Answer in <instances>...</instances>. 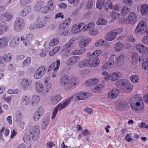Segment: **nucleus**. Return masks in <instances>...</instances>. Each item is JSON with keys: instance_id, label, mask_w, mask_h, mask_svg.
<instances>
[{"instance_id": "obj_16", "label": "nucleus", "mask_w": 148, "mask_h": 148, "mask_svg": "<svg viewBox=\"0 0 148 148\" xmlns=\"http://www.w3.org/2000/svg\"><path fill=\"white\" fill-rule=\"evenodd\" d=\"M62 97L59 94L53 95L50 98V103L52 105H56L61 99Z\"/></svg>"}, {"instance_id": "obj_39", "label": "nucleus", "mask_w": 148, "mask_h": 148, "mask_svg": "<svg viewBox=\"0 0 148 148\" xmlns=\"http://www.w3.org/2000/svg\"><path fill=\"white\" fill-rule=\"evenodd\" d=\"M12 56L9 53L4 54L2 57V60L6 62H10L12 59Z\"/></svg>"}, {"instance_id": "obj_37", "label": "nucleus", "mask_w": 148, "mask_h": 148, "mask_svg": "<svg viewBox=\"0 0 148 148\" xmlns=\"http://www.w3.org/2000/svg\"><path fill=\"white\" fill-rule=\"evenodd\" d=\"M124 45L123 43L121 42H118L114 45L115 50L117 52L122 51L123 49Z\"/></svg>"}, {"instance_id": "obj_11", "label": "nucleus", "mask_w": 148, "mask_h": 148, "mask_svg": "<svg viewBox=\"0 0 148 148\" xmlns=\"http://www.w3.org/2000/svg\"><path fill=\"white\" fill-rule=\"evenodd\" d=\"M34 39V36L31 34H27L26 37V38H25L23 36L21 37V41H23L24 45L26 46L29 45L31 42Z\"/></svg>"}, {"instance_id": "obj_38", "label": "nucleus", "mask_w": 148, "mask_h": 148, "mask_svg": "<svg viewBox=\"0 0 148 148\" xmlns=\"http://www.w3.org/2000/svg\"><path fill=\"white\" fill-rule=\"evenodd\" d=\"M44 5V3L42 1H39L37 2L34 6V10L38 12L40 11V10L42 6Z\"/></svg>"}, {"instance_id": "obj_29", "label": "nucleus", "mask_w": 148, "mask_h": 148, "mask_svg": "<svg viewBox=\"0 0 148 148\" xmlns=\"http://www.w3.org/2000/svg\"><path fill=\"white\" fill-rule=\"evenodd\" d=\"M79 93L80 100H83L91 97V93L90 92H81Z\"/></svg>"}, {"instance_id": "obj_17", "label": "nucleus", "mask_w": 148, "mask_h": 148, "mask_svg": "<svg viewBox=\"0 0 148 148\" xmlns=\"http://www.w3.org/2000/svg\"><path fill=\"white\" fill-rule=\"evenodd\" d=\"M137 16L134 12H131L129 14L127 18L129 24H134L137 21Z\"/></svg>"}, {"instance_id": "obj_12", "label": "nucleus", "mask_w": 148, "mask_h": 148, "mask_svg": "<svg viewBox=\"0 0 148 148\" xmlns=\"http://www.w3.org/2000/svg\"><path fill=\"white\" fill-rule=\"evenodd\" d=\"M35 22L39 29L44 27L47 24L45 19L42 16L38 17L36 18Z\"/></svg>"}, {"instance_id": "obj_23", "label": "nucleus", "mask_w": 148, "mask_h": 148, "mask_svg": "<svg viewBox=\"0 0 148 148\" xmlns=\"http://www.w3.org/2000/svg\"><path fill=\"white\" fill-rule=\"evenodd\" d=\"M35 85L36 89L37 92L44 94V86L42 84L38 82L35 83Z\"/></svg>"}, {"instance_id": "obj_1", "label": "nucleus", "mask_w": 148, "mask_h": 148, "mask_svg": "<svg viewBox=\"0 0 148 148\" xmlns=\"http://www.w3.org/2000/svg\"><path fill=\"white\" fill-rule=\"evenodd\" d=\"M129 102L132 110L134 112L140 111L144 108L143 101L139 95L132 96L130 99Z\"/></svg>"}, {"instance_id": "obj_35", "label": "nucleus", "mask_w": 148, "mask_h": 148, "mask_svg": "<svg viewBox=\"0 0 148 148\" xmlns=\"http://www.w3.org/2000/svg\"><path fill=\"white\" fill-rule=\"evenodd\" d=\"M70 24V21L69 19H66L59 25L58 29H62V30H64L66 28L69 27Z\"/></svg>"}, {"instance_id": "obj_42", "label": "nucleus", "mask_w": 148, "mask_h": 148, "mask_svg": "<svg viewBox=\"0 0 148 148\" xmlns=\"http://www.w3.org/2000/svg\"><path fill=\"white\" fill-rule=\"evenodd\" d=\"M99 60L98 58H95L93 60H90V66L94 67H96L99 64Z\"/></svg>"}, {"instance_id": "obj_41", "label": "nucleus", "mask_w": 148, "mask_h": 148, "mask_svg": "<svg viewBox=\"0 0 148 148\" xmlns=\"http://www.w3.org/2000/svg\"><path fill=\"white\" fill-rule=\"evenodd\" d=\"M96 23L97 25H105L108 23V21L105 18L100 17L97 20Z\"/></svg>"}, {"instance_id": "obj_19", "label": "nucleus", "mask_w": 148, "mask_h": 148, "mask_svg": "<svg viewBox=\"0 0 148 148\" xmlns=\"http://www.w3.org/2000/svg\"><path fill=\"white\" fill-rule=\"evenodd\" d=\"M99 82V79L97 78H91L84 82L85 85L88 87L97 84Z\"/></svg>"}, {"instance_id": "obj_46", "label": "nucleus", "mask_w": 148, "mask_h": 148, "mask_svg": "<svg viewBox=\"0 0 148 148\" xmlns=\"http://www.w3.org/2000/svg\"><path fill=\"white\" fill-rule=\"evenodd\" d=\"M130 12L129 8L126 6H124L121 11V15L122 16H125L128 14Z\"/></svg>"}, {"instance_id": "obj_8", "label": "nucleus", "mask_w": 148, "mask_h": 148, "mask_svg": "<svg viewBox=\"0 0 148 148\" xmlns=\"http://www.w3.org/2000/svg\"><path fill=\"white\" fill-rule=\"evenodd\" d=\"M45 71L46 68L45 66H40L35 71L34 75V77L36 79H40L43 75Z\"/></svg>"}, {"instance_id": "obj_15", "label": "nucleus", "mask_w": 148, "mask_h": 148, "mask_svg": "<svg viewBox=\"0 0 148 148\" xmlns=\"http://www.w3.org/2000/svg\"><path fill=\"white\" fill-rule=\"evenodd\" d=\"M114 55L112 56L109 60L102 66L103 69L107 70L111 68L114 64Z\"/></svg>"}, {"instance_id": "obj_61", "label": "nucleus", "mask_w": 148, "mask_h": 148, "mask_svg": "<svg viewBox=\"0 0 148 148\" xmlns=\"http://www.w3.org/2000/svg\"><path fill=\"white\" fill-rule=\"evenodd\" d=\"M18 127L21 129L24 128L25 123L22 120L16 122Z\"/></svg>"}, {"instance_id": "obj_40", "label": "nucleus", "mask_w": 148, "mask_h": 148, "mask_svg": "<svg viewBox=\"0 0 148 148\" xmlns=\"http://www.w3.org/2000/svg\"><path fill=\"white\" fill-rule=\"evenodd\" d=\"M19 38L17 36H15L10 43L9 45L11 46L16 47L19 43Z\"/></svg>"}, {"instance_id": "obj_56", "label": "nucleus", "mask_w": 148, "mask_h": 148, "mask_svg": "<svg viewBox=\"0 0 148 148\" xmlns=\"http://www.w3.org/2000/svg\"><path fill=\"white\" fill-rule=\"evenodd\" d=\"M45 87H44V94H47L50 90L52 87V84L51 83H48V84L44 85Z\"/></svg>"}, {"instance_id": "obj_31", "label": "nucleus", "mask_w": 148, "mask_h": 148, "mask_svg": "<svg viewBox=\"0 0 148 148\" xmlns=\"http://www.w3.org/2000/svg\"><path fill=\"white\" fill-rule=\"evenodd\" d=\"M116 38V37L112 30L108 33L105 37L106 39L108 41H112Z\"/></svg>"}, {"instance_id": "obj_22", "label": "nucleus", "mask_w": 148, "mask_h": 148, "mask_svg": "<svg viewBox=\"0 0 148 148\" xmlns=\"http://www.w3.org/2000/svg\"><path fill=\"white\" fill-rule=\"evenodd\" d=\"M137 50L140 53L145 54L148 53V49L141 44H138L136 46Z\"/></svg>"}, {"instance_id": "obj_10", "label": "nucleus", "mask_w": 148, "mask_h": 148, "mask_svg": "<svg viewBox=\"0 0 148 148\" xmlns=\"http://www.w3.org/2000/svg\"><path fill=\"white\" fill-rule=\"evenodd\" d=\"M32 83V80L29 79L24 78L21 80V86L22 88L27 90L30 88Z\"/></svg>"}, {"instance_id": "obj_5", "label": "nucleus", "mask_w": 148, "mask_h": 148, "mask_svg": "<svg viewBox=\"0 0 148 148\" xmlns=\"http://www.w3.org/2000/svg\"><path fill=\"white\" fill-rule=\"evenodd\" d=\"M101 74L104 77V79L106 82L109 80L113 82L116 81L122 76L121 73L119 71L114 72L110 74L107 72L104 71L102 72Z\"/></svg>"}, {"instance_id": "obj_21", "label": "nucleus", "mask_w": 148, "mask_h": 148, "mask_svg": "<svg viewBox=\"0 0 148 148\" xmlns=\"http://www.w3.org/2000/svg\"><path fill=\"white\" fill-rule=\"evenodd\" d=\"M10 38L7 36H4L0 38V48L6 47L8 44Z\"/></svg>"}, {"instance_id": "obj_36", "label": "nucleus", "mask_w": 148, "mask_h": 148, "mask_svg": "<svg viewBox=\"0 0 148 148\" xmlns=\"http://www.w3.org/2000/svg\"><path fill=\"white\" fill-rule=\"evenodd\" d=\"M110 14L112 20L113 21L118 19L121 16L120 14L114 11L110 12Z\"/></svg>"}, {"instance_id": "obj_27", "label": "nucleus", "mask_w": 148, "mask_h": 148, "mask_svg": "<svg viewBox=\"0 0 148 148\" xmlns=\"http://www.w3.org/2000/svg\"><path fill=\"white\" fill-rule=\"evenodd\" d=\"M90 60L85 59L80 62L78 64L79 68H82L90 66Z\"/></svg>"}, {"instance_id": "obj_18", "label": "nucleus", "mask_w": 148, "mask_h": 148, "mask_svg": "<svg viewBox=\"0 0 148 148\" xmlns=\"http://www.w3.org/2000/svg\"><path fill=\"white\" fill-rule=\"evenodd\" d=\"M80 57L78 56H73L69 58L66 62L67 66L72 65L76 63L79 59Z\"/></svg>"}, {"instance_id": "obj_59", "label": "nucleus", "mask_w": 148, "mask_h": 148, "mask_svg": "<svg viewBox=\"0 0 148 148\" xmlns=\"http://www.w3.org/2000/svg\"><path fill=\"white\" fill-rule=\"evenodd\" d=\"M59 43L58 40L57 38H54L51 40L49 43V45L51 47H53L54 45H56Z\"/></svg>"}, {"instance_id": "obj_51", "label": "nucleus", "mask_w": 148, "mask_h": 148, "mask_svg": "<svg viewBox=\"0 0 148 148\" xmlns=\"http://www.w3.org/2000/svg\"><path fill=\"white\" fill-rule=\"evenodd\" d=\"M22 101L25 105H28L30 103L31 99L29 96H24L22 98Z\"/></svg>"}, {"instance_id": "obj_52", "label": "nucleus", "mask_w": 148, "mask_h": 148, "mask_svg": "<svg viewBox=\"0 0 148 148\" xmlns=\"http://www.w3.org/2000/svg\"><path fill=\"white\" fill-rule=\"evenodd\" d=\"M9 28L8 25H5L0 26V35H2L5 32L7 31Z\"/></svg>"}, {"instance_id": "obj_60", "label": "nucleus", "mask_w": 148, "mask_h": 148, "mask_svg": "<svg viewBox=\"0 0 148 148\" xmlns=\"http://www.w3.org/2000/svg\"><path fill=\"white\" fill-rule=\"evenodd\" d=\"M3 99L5 102L10 103L12 99V97L5 94L3 95Z\"/></svg>"}, {"instance_id": "obj_49", "label": "nucleus", "mask_w": 148, "mask_h": 148, "mask_svg": "<svg viewBox=\"0 0 148 148\" xmlns=\"http://www.w3.org/2000/svg\"><path fill=\"white\" fill-rule=\"evenodd\" d=\"M23 115L20 111H17L15 113V121L16 122L22 120L23 119Z\"/></svg>"}, {"instance_id": "obj_25", "label": "nucleus", "mask_w": 148, "mask_h": 148, "mask_svg": "<svg viewBox=\"0 0 148 148\" xmlns=\"http://www.w3.org/2000/svg\"><path fill=\"white\" fill-rule=\"evenodd\" d=\"M127 80L125 79H119L116 82L115 85L117 87L123 89Z\"/></svg>"}, {"instance_id": "obj_9", "label": "nucleus", "mask_w": 148, "mask_h": 148, "mask_svg": "<svg viewBox=\"0 0 148 148\" xmlns=\"http://www.w3.org/2000/svg\"><path fill=\"white\" fill-rule=\"evenodd\" d=\"M83 23L80 24L73 25L71 27V33L73 34H76L79 33L82 30L83 31Z\"/></svg>"}, {"instance_id": "obj_54", "label": "nucleus", "mask_w": 148, "mask_h": 148, "mask_svg": "<svg viewBox=\"0 0 148 148\" xmlns=\"http://www.w3.org/2000/svg\"><path fill=\"white\" fill-rule=\"evenodd\" d=\"M14 23L23 27L24 26V21L22 18H17L15 21Z\"/></svg>"}, {"instance_id": "obj_50", "label": "nucleus", "mask_w": 148, "mask_h": 148, "mask_svg": "<svg viewBox=\"0 0 148 148\" xmlns=\"http://www.w3.org/2000/svg\"><path fill=\"white\" fill-rule=\"evenodd\" d=\"M130 79L133 83L136 84L137 83L139 80V77L136 75H132L130 77Z\"/></svg>"}, {"instance_id": "obj_4", "label": "nucleus", "mask_w": 148, "mask_h": 148, "mask_svg": "<svg viewBox=\"0 0 148 148\" xmlns=\"http://www.w3.org/2000/svg\"><path fill=\"white\" fill-rule=\"evenodd\" d=\"M73 40L69 41L63 46L62 50V56L64 58H67L71 55H73L72 52L74 49V47L73 46Z\"/></svg>"}, {"instance_id": "obj_43", "label": "nucleus", "mask_w": 148, "mask_h": 148, "mask_svg": "<svg viewBox=\"0 0 148 148\" xmlns=\"http://www.w3.org/2000/svg\"><path fill=\"white\" fill-rule=\"evenodd\" d=\"M140 11L143 15L146 14L148 12V5L145 4L142 5L140 6Z\"/></svg>"}, {"instance_id": "obj_44", "label": "nucleus", "mask_w": 148, "mask_h": 148, "mask_svg": "<svg viewBox=\"0 0 148 148\" xmlns=\"http://www.w3.org/2000/svg\"><path fill=\"white\" fill-rule=\"evenodd\" d=\"M105 0H97L96 6L98 10H101L105 4Z\"/></svg>"}, {"instance_id": "obj_47", "label": "nucleus", "mask_w": 148, "mask_h": 148, "mask_svg": "<svg viewBox=\"0 0 148 148\" xmlns=\"http://www.w3.org/2000/svg\"><path fill=\"white\" fill-rule=\"evenodd\" d=\"M105 45V41L103 40L100 39L96 41L95 44V46L96 47H99L104 46Z\"/></svg>"}, {"instance_id": "obj_55", "label": "nucleus", "mask_w": 148, "mask_h": 148, "mask_svg": "<svg viewBox=\"0 0 148 148\" xmlns=\"http://www.w3.org/2000/svg\"><path fill=\"white\" fill-rule=\"evenodd\" d=\"M89 33L92 36H95L98 35L99 34V31L97 28L95 27L92 29L89 30Z\"/></svg>"}, {"instance_id": "obj_28", "label": "nucleus", "mask_w": 148, "mask_h": 148, "mask_svg": "<svg viewBox=\"0 0 148 148\" xmlns=\"http://www.w3.org/2000/svg\"><path fill=\"white\" fill-rule=\"evenodd\" d=\"M133 85L127 80L122 90L127 92H131L133 89Z\"/></svg>"}, {"instance_id": "obj_48", "label": "nucleus", "mask_w": 148, "mask_h": 148, "mask_svg": "<svg viewBox=\"0 0 148 148\" xmlns=\"http://www.w3.org/2000/svg\"><path fill=\"white\" fill-rule=\"evenodd\" d=\"M50 11H52L54 9V0H49L47 2V5H46Z\"/></svg>"}, {"instance_id": "obj_64", "label": "nucleus", "mask_w": 148, "mask_h": 148, "mask_svg": "<svg viewBox=\"0 0 148 148\" xmlns=\"http://www.w3.org/2000/svg\"><path fill=\"white\" fill-rule=\"evenodd\" d=\"M31 63V59L30 58L27 57L23 62V64L24 66H28Z\"/></svg>"}, {"instance_id": "obj_30", "label": "nucleus", "mask_w": 148, "mask_h": 148, "mask_svg": "<svg viewBox=\"0 0 148 148\" xmlns=\"http://www.w3.org/2000/svg\"><path fill=\"white\" fill-rule=\"evenodd\" d=\"M1 17L2 19L9 21L12 18L13 16L12 14L6 12L1 14Z\"/></svg>"}, {"instance_id": "obj_24", "label": "nucleus", "mask_w": 148, "mask_h": 148, "mask_svg": "<svg viewBox=\"0 0 148 148\" xmlns=\"http://www.w3.org/2000/svg\"><path fill=\"white\" fill-rule=\"evenodd\" d=\"M40 99V97L39 95H34L32 96L31 99L30 104L33 106L37 105L39 103Z\"/></svg>"}, {"instance_id": "obj_3", "label": "nucleus", "mask_w": 148, "mask_h": 148, "mask_svg": "<svg viewBox=\"0 0 148 148\" xmlns=\"http://www.w3.org/2000/svg\"><path fill=\"white\" fill-rule=\"evenodd\" d=\"M135 32L138 35H148V28L147 22L143 21H140L136 27Z\"/></svg>"}, {"instance_id": "obj_13", "label": "nucleus", "mask_w": 148, "mask_h": 148, "mask_svg": "<svg viewBox=\"0 0 148 148\" xmlns=\"http://www.w3.org/2000/svg\"><path fill=\"white\" fill-rule=\"evenodd\" d=\"M119 90L116 88H113L108 94L107 96L110 99L116 98L119 94Z\"/></svg>"}, {"instance_id": "obj_26", "label": "nucleus", "mask_w": 148, "mask_h": 148, "mask_svg": "<svg viewBox=\"0 0 148 148\" xmlns=\"http://www.w3.org/2000/svg\"><path fill=\"white\" fill-rule=\"evenodd\" d=\"M31 10L30 6H27L20 11L19 14L22 16H26L31 12Z\"/></svg>"}, {"instance_id": "obj_20", "label": "nucleus", "mask_w": 148, "mask_h": 148, "mask_svg": "<svg viewBox=\"0 0 148 148\" xmlns=\"http://www.w3.org/2000/svg\"><path fill=\"white\" fill-rule=\"evenodd\" d=\"M70 99H67L63 102H61L58 104L55 107L59 111L66 107L70 103Z\"/></svg>"}, {"instance_id": "obj_32", "label": "nucleus", "mask_w": 148, "mask_h": 148, "mask_svg": "<svg viewBox=\"0 0 148 148\" xmlns=\"http://www.w3.org/2000/svg\"><path fill=\"white\" fill-rule=\"evenodd\" d=\"M95 24L93 22H91L86 25L84 23L83 26V29L84 31H85L86 29H88L89 31V30L95 28Z\"/></svg>"}, {"instance_id": "obj_7", "label": "nucleus", "mask_w": 148, "mask_h": 148, "mask_svg": "<svg viewBox=\"0 0 148 148\" xmlns=\"http://www.w3.org/2000/svg\"><path fill=\"white\" fill-rule=\"evenodd\" d=\"M40 130L39 128L36 126L32 127L29 131L31 137L34 140H36L38 138L39 135Z\"/></svg>"}, {"instance_id": "obj_62", "label": "nucleus", "mask_w": 148, "mask_h": 148, "mask_svg": "<svg viewBox=\"0 0 148 148\" xmlns=\"http://www.w3.org/2000/svg\"><path fill=\"white\" fill-rule=\"evenodd\" d=\"M112 30L116 37L118 34H120L123 32V29L122 28H117Z\"/></svg>"}, {"instance_id": "obj_34", "label": "nucleus", "mask_w": 148, "mask_h": 148, "mask_svg": "<svg viewBox=\"0 0 148 148\" xmlns=\"http://www.w3.org/2000/svg\"><path fill=\"white\" fill-rule=\"evenodd\" d=\"M50 121V116H46L43 120V123L42 126V129L43 130H45L49 124Z\"/></svg>"}, {"instance_id": "obj_58", "label": "nucleus", "mask_w": 148, "mask_h": 148, "mask_svg": "<svg viewBox=\"0 0 148 148\" xmlns=\"http://www.w3.org/2000/svg\"><path fill=\"white\" fill-rule=\"evenodd\" d=\"M45 110L43 108L42 106H39L35 112L39 114L41 116H42Z\"/></svg>"}, {"instance_id": "obj_14", "label": "nucleus", "mask_w": 148, "mask_h": 148, "mask_svg": "<svg viewBox=\"0 0 148 148\" xmlns=\"http://www.w3.org/2000/svg\"><path fill=\"white\" fill-rule=\"evenodd\" d=\"M80 40L79 42V45L82 48L86 47L90 41L89 39L86 38L84 36L80 37Z\"/></svg>"}, {"instance_id": "obj_57", "label": "nucleus", "mask_w": 148, "mask_h": 148, "mask_svg": "<svg viewBox=\"0 0 148 148\" xmlns=\"http://www.w3.org/2000/svg\"><path fill=\"white\" fill-rule=\"evenodd\" d=\"M50 11L46 5L42 6L40 10V12L43 14H45L49 13Z\"/></svg>"}, {"instance_id": "obj_2", "label": "nucleus", "mask_w": 148, "mask_h": 148, "mask_svg": "<svg viewBox=\"0 0 148 148\" xmlns=\"http://www.w3.org/2000/svg\"><path fill=\"white\" fill-rule=\"evenodd\" d=\"M78 82V79L77 77H73L69 78L67 75H65L62 77L60 80L61 85L69 89L73 87Z\"/></svg>"}, {"instance_id": "obj_45", "label": "nucleus", "mask_w": 148, "mask_h": 148, "mask_svg": "<svg viewBox=\"0 0 148 148\" xmlns=\"http://www.w3.org/2000/svg\"><path fill=\"white\" fill-rule=\"evenodd\" d=\"M125 56L124 55H121L119 56L117 59L116 62L117 64L119 65H123L125 63Z\"/></svg>"}, {"instance_id": "obj_33", "label": "nucleus", "mask_w": 148, "mask_h": 148, "mask_svg": "<svg viewBox=\"0 0 148 148\" xmlns=\"http://www.w3.org/2000/svg\"><path fill=\"white\" fill-rule=\"evenodd\" d=\"M104 88L103 85L99 84L97 85L95 87L92 89L93 92L96 93L100 92Z\"/></svg>"}, {"instance_id": "obj_63", "label": "nucleus", "mask_w": 148, "mask_h": 148, "mask_svg": "<svg viewBox=\"0 0 148 148\" xmlns=\"http://www.w3.org/2000/svg\"><path fill=\"white\" fill-rule=\"evenodd\" d=\"M112 30L116 37L118 34H120L123 32V29L122 28H117Z\"/></svg>"}, {"instance_id": "obj_6", "label": "nucleus", "mask_w": 148, "mask_h": 148, "mask_svg": "<svg viewBox=\"0 0 148 148\" xmlns=\"http://www.w3.org/2000/svg\"><path fill=\"white\" fill-rule=\"evenodd\" d=\"M115 106L116 109L119 111H124L127 110L130 107L128 103L124 101L116 102Z\"/></svg>"}, {"instance_id": "obj_53", "label": "nucleus", "mask_w": 148, "mask_h": 148, "mask_svg": "<svg viewBox=\"0 0 148 148\" xmlns=\"http://www.w3.org/2000/svg\"><path fill=\"white\" fill-rule=\"evenodd\" d=\"M68 99H70V103L71 100H73L74 101H77L80 100L78 93L74 94L72 97L69 98Z\"/></svg>"}]
</instances>
